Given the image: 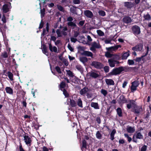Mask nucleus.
I'll return each instance as SVG.
<instances>
[{"instance_id": "f257e3e1", "label": "nucleus", "mask_w": 151, "mask_h": 151, "mask_svg": "<svg viewBox=\"0 0 151 151\" xmlns=\"http://www.w3.org/2000/svg\"><path fill=\"white\" fill-rule=\"evenodd\" d=\"M127 108L130 109L132 107H134L135 109L133 110V112L135 114H139L140 113V109L138 107L135 101L132 99L129 100V103L127 105Z\"/></svg>"}, {"instance_id": "f03ea898", "label": "nucleus", "mask_w": 151, "mask_h": 151, "mask_svg": "<svg viewBox=\"0 0 151 151\" xmlns=\"http://www.w3.org/2000/svg\"><path fill=\"white\" fill-rule=\"evenodd\" d=\"M77 49L78 50V52L80 53L81 55L93 57V54L92 52L85 50V49L83 47L79 46L77 47Z\"/></svg>"}, {"instance_id": "7ed1b4c3", "label": "nucleus", "mask_w": 151, "mask_h": 151, "mask_svg": "<svg viewBox=\"0 0 151 151\" xmlns=\"http://www.w3.org/2000/svg\"><path fill=\"white\" fill-rule=\"evenodd\" d=\"M122 72L121 66L113 69L111 72L108 74V76H116L120 74Z\"/></svg>"}, {"instance_id": "20e7f679", "label": "nucleus", "mask_w": 151, "mask_h": 151, "mask_svg": "<svg viewBox=\"0 0 151 151\" xmlns=\"http://www.w3.org/2000/svg\"><path fill=\"white\" fill-rule=\"evenodd\" d=\"M91 65L96 68L99 69L103 68L104 66V65L102 63L96 61H92Z\"/></svg>"}, {"instance_id": "39448f33", "label": "nucleus", "mask_w": 151, "mask_h": 151, "mask_svg": "<svg viewBox=\"0 0 151 151\" xmlns=\"http://www.w3.org/2000/svg\"><path fill=\"white\" fill-rule=\"evenodd\" d=\"M11 7V3L8 2L7 3L3 5L2 8L3 13H6L10 11Z\"/></svg>"}, {"instance_id": "423d86ee", "label": "nucleus", "mask_w": 151, "mask_h": 151, "mask_svg": "<svg viewBox=\"0 0 151 151\" xmlns=\"http://www.w3.org/2000/svg\"><path fill=\"white\" fill-rule=\"evenodd\" d=\"M132 33L135 36L138 35L140 34V28L138 26L135 25L133 26L132 28Z\"/></svg>"}, {"instance_id": "0eeeda50", "label": "nucleus", "mask_w": 151, "mask_h": 151, "mask_svg": "<svg viewBox=\"0 0 151 151\" xmlns=\"http://www.w3.org/2000/svg\"><path fill=\"white\" fill-rule=\"evenodd\" d=\"M122 72L124 71L125 72H130L136 69V67H131L128 66H121Z\"/></svg>"}, {"instance_id": "6e6552de", "label": "nucleus", "mask_w": 151, "mask_h": 151, "mask_svg": "<svg viewBox=\"0 0 151 151\" xmlns=\"http://www.w3.org/2000/svg\"><path fill=\"white\" fill-rule=\"evenodd\" d=\"M139 83L138 81H135L132 83V85L131 87V91L133 92L137 90V87L138 86Z\"/></svg>"}, {"instance_id": "1a4fd4ad", "label": "nucleus", "mask_w": 151, "mask_h": 151, "mask_svg": "<svg viewBox=\"0 0 151 151\" xmlns=\"http://www.w3.org/2000/svg\"><path fill=\"white\" fill-rule=\"evenodd\" d=\"M24 140L26 144L29 146H31L32 140L31 137H29L28 135H25L23 137Z\"/></svg>"}, {"instance_id": "9d476101", "label": "nucleus", "mask_w": 151, "mask_h": 151, "mask_svg": "<svg viewBox=\"0 0 151 151\" xmlns=\"http://www.w3.org/2000/svg\"><path fill=\"white\" fill-rule=\"evenodd\" d=\"M143 45L142 43H139L135 46L132 48V50H133L140 51H141L143 48Z\"/></svg>"}, {"instance_id": "9b49d317", "label": "nucleus", "mask_w": 151, "mask_h": 151, "mask_svg": "<svg viewBox=\"0 0 151 151\" xmlns=\"http://www.w3.org/2000/svg\"><path fill=\"white\" fill-rule=\"evenodd\" d=\"M101 46L99 45H98L95 41L92 42L91 45V47L90 48V50L92 51H94L96 48H100Z\"/></svg>"}, {"instance_id": "f8f14e48", "label": "nucleus", "mask_w": 151, "mask_h": 151, "mask_svg": "<svg viewBox=\"0 0 151 151\" xmlns=\"http://www.w3.org/2000/svg\"><path fill=\"white\" fill-rule=\"evenodd\" d=\"M84 13L85 15L88 18H91L93 17V13L89 10H86L84 11Z\"/></svg>"}, {"instance_id": "ddd939ff", "label": "nucleus", "mask_w": 151, "mask_h": 151, "mask_svg": "<svg viewBox=\"0 0 151 151\" xmlns=\"http://www.w3.org/2000/svg\"><path fill=\"white\" fill-rule=\"evenodd\" d=\"M135 4L134 3L129 2H125L124 3V6L127 8L130 9L134 6Z\"/></svg>"}, {"instance_id": "4468645a", "label": "nucleus", "mask_w": 151, "mask_h": 151, "mask_svg": "<svg viewBox=\"0 0 151 151\" xmlns=\"http://www.w3.org/2000/svg\"><path fill=\"white\" fill-rule=\"evenodd\" d=\"M88 74H90V76L91 78L94 79L96 78H97L99 77L100 76L97 73L92 71L88 73Z\"/></svg>"}, {"instance_id": "2eb2a0df", "label": "nucleus", "mask_w": 151, "mask_h": 151, "mask_svg": "<svg viewBox=\"0 0 151 151\" xmlns=\"http://www.w3.org/2000/svg\"><path fill=\"white\" fill-rule=\"evenodd\" d=\"M129 53V50H127L126 52L122 53L121 57L122 59V60H126L130 55Z\"/></svg>"}, {"instance_id": "dca6fc26", "label": "nucleus", "mask_w": 151, "mask_h": 151, "mask_svg": "<svg viewBox=\"0 0 151 151\" xmlns=\"http://www.w3.org/2000/svg\"><path fill=\"white\" fill-rule=\"evenodd\" d=\"M108 62L110 67H114L115 66V63L117 62V63H118V62H119L116 60H114L112 59H110L108 60Z\"/></svg>"}, {"instance_id": "f3484780", "label": "nucleus", "mask_w": 151, "mask_h": 151, "mask_svg": "<svg viewBox=\"0 0 151 151\" xmlns=\"http://www.w3.org/2000/svg\"><path fill=\"white\" fill-rule=\"evenodd\" d=\"M119 99L120 103L124 104L129 102H128L127 99L125 98V96L123 95L120 96Z\"/></svg>"}, {"instance_id": "a211bd4d", "label": "nucleus", "mask_w": 151, "mask_h": 151, "mask_svg": "<svg viewBox=\"0 0 151 151\" xmlns=\"http://www.w3.org/2000/svg\"><path fill=\"white\" fill-rule=\"evenodd\" d=\"M132 20L131 18L129 16H125L123 19V22L127 24L131 23Z\"/></svg>"}, {"instance_id": "6ab92c4d", "label": "nucleus", "mask_w": 151, "mask_h": 151, "mask_svg": "<svg viewBox=\"0 0 151 151\" xmlns=\"http://www.w3.org/2000/svg\"><path fill=\"white\" fill-rule=\"evenodd\" d=\"M5 90L7 93L11 95L13 94V89L10 87H6L5 88Z\"/></svg>"}, {"instance_id": "aec40b11", "label": "nucleus", "mask_w": 151, "mask_h": 151, "mask_svg": "<svg viewBox=\"0 0 151 151\" xmlns=\"http://www.w3.org/2000/svg\"><path fill=\"white\" fill-rule=\"evenodd\" d=\"M105 82L106 84L108 85H114V81L112 79H106Z\"/></svg>"}, {"instance_id": "412c9836", "label": "nucleus", "mask_w": 151, "mask_h": 151, "mask_svg": "<svg viewBox=\"0 0 151 151\" xmlns=\"http://www.w3.org/2000/svg\"><path fill=\"white\" fill-rule=\"evenodd\" d=\"M135 137L136 139H142L143 138V135L141 134L140 132L136 131V132Z\"/></svg>"}, {"instance_id": "4be33fe9", "label": "nucleus", "mask_w": 151, "mask_h": 151, "mask_svg": "<svg viewBox=\"0 0 151 151\" xmlns=\"http://www.w3.org/2000/svg\"><path fill=\"white\" fill-rule=\"evenodd\" d=\"M127 130L128 133H132L135 132V129L134 127H132L131 126H128L127 128Z\"/></svg>"}, {"instance_id": "5701e85b", "label": "nucleus", "mask_w": 151, "mask_h": 151, "mask_svg": "<svg viewBox=\"0 0 151 151\" xmlns=\"http://www.w3.org/2000/svg\"><path fill=\"white\" fill-rule=\"evenodd\" d=\"M145 56L144 55H142L141 57H136L135 59H134V61L136 62L139 63L141 60L143 61L145 60V59L144 58Z\"/></svg>"}, {"instance_id": "b1692460", "label": "nucleus", "mask_w": 151, "mask_h": 151, "mask_svg": "<svg viewBox=\"0 0 151 151\" xmlns=\"http://www.w3.org/2000/svg\"><path fill=\"white\" fill-rule=\"evenodd\" d=\"M15 89L18 90L17 93H19L20 92H22L23 90H21L22 89V86L19 84L16 85L15 87Z\"/></svg>"}, {"instance_id": "393cba45", "label": "nucleus", "mask_w": 151, "mask_h": 151, "mask_svg": "<svg viewBox=\"0 0 151 151\" xmlns=\"http://www.w3.org/2000/svg\"><path fill=\"white\" fill-rule=\"evenodd\" d=\"M88 90V88L84 87L80 90V93L81 95H83V94L86 93Z\"/></svg>"}, {"instance_id": "a878e982", "label": "nucleus", "mask_w": 151, "mask_h": 151, "mask_svg": "<svg viewBox=\"0 0 151 151\" xmlns=\"http://www.w3.org/2000/svg\"><path fill=\"white\" fill-rule=\"evenodd\" d=\"M91 106L95 109H99V108L98 104L97 103L92 102L91 103Z\"/></svg>"}, {"instance_id": "bb28decb", "label": "nucleus", "mask_w": 151, "mask_h": 151, "mask_svg": "<svg viewBox=\"0 0 151 151\" xmlns=\"http://www.w3.org/2000/svg\"><path fill=\"white\" fill-rule=\"evenodd\" d=\"M79 60L83 64L85 63L88 61L87 58L85 57H80L79 58Z\"/></svg>"}, {"instance_id": "cd10ccee", "label": "nucleus", "mask_w": 151, "mask_h": 151, "mask_svg": "<svg viewBox=\"0 0 151 151\" xmlns=\"http://www.w3.org/2000/svg\"><path fill=\"white\" fill-rule=\"evenodd\" d=\"M8 54L6 51H4L2 52L1 55V58H6L8 57Z\"/></svg>"}, {"instance_id": "c85d7f7f", "label": "nucleus", "mask_w": 151, "mask_h": 151, "mask_svg": "<svg viewBox=\"0 0 151 151\" xmlns=\"http://www.w3.org/2000/svg\"><path fill=\"white\" fill-rule=\"evenodd\" d=\"M117 114L119 117L122 116V111L120 107L118 108L116 110Z\"/></svg>"}, {"instance_id": "c756f323", "label": "nucleus", "mask_w": 151, "mask_h": 151, "mask_svg": "<svg viewBox=\"0 0 151 151\" xmlns=\"http://www.w3.org/2000/svg\"><path fill=\"white\" fill-rule=\"evenodd\" d=\"M76 68L81 73L83 72V69L82 66L80 65H78L76 66Z\"/></svg>"}, {"instance_id": "7c9ffc66", "label": "nucleus", "mask_w": 151, "mask_h": 151, "mask_svg": "<svg viewBox=\"0 0 151 151\" xmlns=\"http://www.w3.org/2000/svg\"><path fill=\"white\" fill-rule=\"evenodd\" d=\"M6 74L7 75L6 76H7L11 81L13 80V75L12 73L10 71H8L6 73Z\"/></svg>"}, {"instance_id": "2f4dec72", "label": "nucleus", "mask_w": 151, "mask_h": 151, "mask_svg": "<svg viewBox=\"0 0 151 151\" xmlns=\"http://www.w3.org/2000/svg\"><path fill=\"white\" fill-rule=\"evenodd\" d=\"M60 89L61 91H63V88H64L66 87V84L63 81H62L60 83L59 85Z\"/></svg>"}, {"instance_id": "473e14b6", "label": "nucleus", "mask_w": 151, "mask_h": 151, "mask_svg": "<svg viewBox=\"0 0 151 151\" xmlns=\"http://www.w3.org/2000/svg\"><path fill=\"white\" fill-rule=\"evenodd\" d=\"M70 104L72 107H74L76 106V103L73 99H70Z\"/></svg>"}, {"instance_id": "72a5a7b5", "label": "nucleus", "mask_w": 151, "mask_h": 151, "mask_svg": "<svg viewBox=\"0 0 151 151\" xmlns=\"http://www.w3.org/2000/svg\"><path fill=\"white\" fill-rule=\"evenodd\" d=\"M76 8L77 7L75 6H73V8L71 7L70 9V11L72 13L77 15V13L76 9Z\"/></svg>"}, {"instance_id": "f704fd0d", "label": "nucleus", "mask_w": 151, "mask_h": 151, "mask_svg": "<svg viewBox=\"0 0 151 151\" xmlns=\"http://www.w3.org/2000/svg\"><path fill=\"white\" fill-rule=\"evenodd\" d=\"M134 60L129 59L127 61V64L129 65H136L137 64L136 63L135 64L134 62Z\"/></svg>"}, {"instance_id": "c9c22d12", "label": "nucleus", "mask_w": 151, "mask_h": 151, "mask_svg": "<svg viewBox=\"0 0 151 151\" xmlns=\"http://www.w3.org/2000/svg\"><path fill=\"white\" fill-rule=\"evenodd\" d=\"M144 18L146 20L149 21L151 19V17L148 13H147L146 15H144L143 16Z\"/></svg>"}, {"instance_id": "e433bc0d", "label": "nucleus", "mask_w": 151, "mask_h": 151, "mask_svg": "<svg viewBox=\"0 0 151 151\" xmlns=\"http://www.w3.org/2000/svg\"><path fill=\"white\" fill-rule=\"evenodd\" d=\"M67 25L68 26H70L71 27H77L76 24L73 22H68L67 23Z\"/></svg>"}, {"instance_id": "4c0bfd02", "label": "nucleus", "mask_w": 151, "mask_h": 151, "mask_svg": "<svg viewBox=\"0 0 151 151\" xmlns=\"http://www.w3.org/2000/svg\"><path fill=\"white\" fill-rule=\"evenodd\" d=\"M113 55V54H111L108 51L106 52L105 53V56L107 58H111Z\"/></svg>"}, {"instance_id": "58836bf2", "label": "nucleus", "mask_w": 151, "mask_h": 151, "mask_svg": "<svg viewBox=\"0 0 151 151\" xmlns=\"http://www.w3.org/2000/svg\"><path fill=\"white\" fill-rule=\"evenodd\" d=\"M96 137L99 139H101L102 138V135L99 131H97L96 134Z\"/></svg>"}, {"instance_id": "ea45409f", "label": "nucleus", "mask_w": 151, "mask_h": 151, "mask_svg": "<svg viewBox=\"0 0 151 151\" xmlns=\"http://www.w3.org/2000/svg\"><path fill=\"white\" fill-rule=\"evenodd\" d=\"M77 105L80 107H83V105H82V102L80 99L79 98L78 99V101L77 102Z\"/></svg>"}, {"instance_id": "a19ab883", "label": "nucleus", "mask_w": 151, "mask_h": 151, "mask_svg": "<svg viewBox=\"0 0 151 151\" xmlns=\"http://www.w3.org/2000/svg\"><path fill=\"white\" fill-rule=\"evenodd\" d=\"M124 135L125 137L127 138V141L129 142H130L132 140V138L129 136L128 134H124Z\"/></svg>"}, {"instance_id": "79ce46f5", "label": "nucleus", "mask_w": 151, "mask_h": 151, "mask_svg": "<svg viewBox=\"0 0 151 151\" xmlns=\"http://www.w3.org/2000/svg\"><path fill=\"white\" fill-rule=\"evenodd\" d=\"M1 21L3 22V24L5 23L6 22V17L5 13H3L2 15Z\"/></svg>"}, {"instance_id": "37998d69", "label": "nucleus", "mask_w": 151, "mask_h": 151, "mask_svg": "<svg viewBox=\"0 0 151 151\" xmlns=\"http://www.w3.org/2000/svg\"><path fill=\"white\" fill-rule=\"evenodd\" d=\"M82 146L81 149L82 150V148H86L87 147V142L85 140L83 139L82 141Z\"/></svg>"}, {"instance_id": "c03bdc74", "label": "nucleus", "mask_w": 151, "mask_h": 151, "mask_svg": "<svg viewBox=\"0 0 151 151\" xmlns=\"http://www.w3.org/2000/svg\"><path fill=\"white\" fill-rule=\"evenodd\" d=\"M56 33L57 35V38H58L59 37H61L62 36V35L61 34V31L60 29H58L56 30Z\"/></svg>"}, {"instance_id": "a18cd8bd", "label": "nucleus", "mask_w": 151, "mask_h": 151, "mask_svg": "<svg viewBox=\"0 0 151 151\" xmlns=\"http://www.w3.org/2000/svg\"><path fill=\"white\" fill-rule=\"evenodd\" d=\"M62 91H63V94L64 95L65 97H69V94L68 93L67 91L65 89H63V90Z\"/></svg>"}, {"instance_id": "49530a36", "label": "nucleus", "mask_w": 151, "mask_h": 151, "mask_svg": "<svg viewBox=\"0 0 151 151\" xmlns=\"http://www.w3.org/2000/svg\"><path fill=\"white\" fill-rule=\"evenodd\" d=\"M97 32L98 35L100 36H102L104 35V32L100 30H97Z\"/></svg>"}, {"instance_id": "de8ad7c7", "label": "nucleus", "mask_w": 151, "mask_h": 151, "mask_svg": "<svg viewBox=\"0 0 151 151\" xmlns=\"http://www.w3.org/2000/svg\"><path fill=\"white\" fill-rule=\"evenodd\" d=\"M101 92L103 95L106 96L107 94V91L105 89H102L101 91Z\"/></svg>"}, {"instance_id": "09e8293b", "label": "nucleus", "mask_w": 151, "mask_h": 151, "mask_svg": "<svg viewBox=\"0 0 151 151\" xmlns=\"http://www.w3.org/2000/svg\"><path fill=\"white\" fill-rule=\"evenodd\" d=\"M103 68L105 73H107L109 72V66H106L104 67V66Z\"/></svg>"}, {"instance_id": "8fccbe9b", "label": "nucleus", "mask_w": 151, "mask_h": 151, "mask_svg": "<svg viewBox=\"0 0 151 151\" xmlns=\"http://www.w3.org/2000/svg\"><path fill=\"white\" fill-rule=\"evenodd\" d=\"M43 52L46 55V53H47V47L46 45H44L43 47V49L42 50Z\"/></svg>"}, {"instance_id": "3c124183", "label": "nucleus", "mask_w": 151, "mask_h": 151, "mask_svg": "<svg viewBox=\"0 0 151 151\" xmlns=\"http://www.w3.org/2000/svg\"><path fill=\"white\" fill-rule=\"evenodd\" d=\"M58 9L60 11L64 12L65 10L63 7L60 5H58L57 6Z\"/></svg>"}, {"instance_id": "603ef678", "label": "nucleus", "mask_w": 151, "mask_h": 151, "mask_svg": "<svg viewBox=\"0 0 151 151\" xmlns=\"http://www.w3.org/2000/svg\"><path fill=\"white\" fill-rule=\"evenodd\" d=\"M99 15L101 16H104L106 15V13L103 10H100L99 12Z\"/></svg>"}, {"instance_id": "864d4df0", "label": "nucleus", "mask_w": 151, "mask_h": 151, "mask_svg": "<svg viewBox=\"0 0 151 151\" xmlns=\"http://www.w3.org/2000/svg\"><path fill=\"white\" fill-rule=\"evenodd\" d=\"M45 9L43 8L42 9L40 10V13L41 17H43L45 14Z\"/></svg>"}, {"instance_id": "5fc2aeb1", "label": "nucleus", "mask_w": 151, "mask_h": 151, "mask_svg": "<svg viewBox=\"0 0 151 151\" xmlns=\"http://www.w3.org/2000/svg\"><path fill=\"white\" fill-rule=\"evenodd\" d=\"M55 69L57 72L59 74H61L62 73L61 69L58 66H56L55 67Z\"/></svg>"}, {"instance_id": "6e6d98bb", "label": "nucleus", "mask_w": 151, "mask_h": 151, "mask_svg": "<svg viewBox=\"0 0 151 151\" xmlns=\"http://www.w3.org/2000/svg\"><path fill=\"white\" fill-rule=\"evenodd\" d=\"M62 61L63 62L65 66H67L68 65V62L67 59H65L63 58V60Z\"/></svg>"}, {"instance_id": "4d7b16f0", "label": "nucleus", "mask_w": 151, "mask_h": 151, "mask_svg": "<svg viewBox=\"0 0 151 151\" xmlns=\"http://www.w3.org/2000/svg\"><path fill=\"white\" fill-rule=\"evenodd\" d=\"M57 37H56L55 36H51V38L50 39V41L51 42L52 41L55 42L57 39Z\"/></svg>"}, {"instance_id": "13d9d810", "label": "nucleus", "mask_w": 151, "mask_h": 151, "mask_svg": "<svg viewBox=\"0 0 151 151\" xmlns=\"http://www.w3.org/2000/svg\"><path fill=\"white\" fill-rule=\"evenodd\" d=\"M67 74L70 77H73L74 76L73 73L70 70H68L67 71Z\"/></svg>"}, {"instance_id": "bf43d9fd", "label": "nucleus", "mask_w": 151, "mask_h": 151, "mask_svg": "<svg viewBox=\"0 0 151 151\" xmlns=\"http://www.w3.org/2000/svg\"><path fill=\"white\" fill-rule=\"evenodd\" d=\"M121 45H117L115 46H113V50L116 51L117 50L119 47H121Z\"/></svg>"}, {"instance_id": "052dcab7", "label": "nucleus", "mask_w": 151, "mask_h": 151, "mask_svg": "<svg viewBox=\"0 0 151 151\" xmlns=\"http://www.w3.org/2000/svg\"><path fill=\"white\" fill-rule=\"evenodd\" d=\"M147 146L146 145H144L141 148V151H146L147 150Z\"/></svg>"}, {"instance_id": "680f3d73", "label": "nucleus", "mask_w": 151, "mask_h": 151, "mask_svg": "<svg viewBox=\"0 0 151 151\" xmlns=\"http://www.w3.org/2000/svg\"><path fill=\"white\" fill-rule=\"evenodd\" d=\"M151 7V6L148 3H146L145 5V9H150Z\"/></svg>"}, {"instance_id": "e2e57ef3", "label": "nucleus", "mask_w": 151, "mask_h": 151, "mask_svg": "<svg viewBox=\"0 0 151 151\" xmlns=\"http://www.w3.org/2000/svg\"><path fill=\"white\" fill-rule=\"evenodd\" d=\"M96 121L99 124L101 123V120L99 116H98L97 117L96 119Z\"/></svg>"}, {"instance_id": "0e129e2a", "label": "nucleus", "mask_w": 151, "mask_h": 151, "mask_svg": "<svg viewBox=\"0 0 151 151\" xmlns=\"http://www.w3.org/2000/svg\"><path fill=\"white\" fill-rule=\"evenodd\" d=\"M85 22V21L84 20L81 21L78 23V25L82 26L84 25Z\"/></svg>"}, {"instance_id": "69168bd1", "label": "nucleus", "mask_w": 151, "mask_h": 151, "mask_svg": "<svg viewBox=\"0 0 151 151\" xmlns=\"http://www.w3.org/2000/svg\"><path fill=\"white\" fill-rule=\"evenodd\" d=\"M135 134H134L132 138V141L136 143H137V140L135 138Z\"/></svg>"}, {"instance_id": "338daca9", "label": "nucleus", "mask_w": 151, "mask_h": 151, "mask_svg": "<svg viewBox=\"0 0 151 151\" xmlns=\"http://www.w3.org/2000/svg\"><path fill=\"white\" fill-rule=\"evenodd\" d=\"M44 24V23L42 21V20L40 22V26L39 27V28L40 29H42L43 27Z\"/></svg>"}, {"instance_id": "774afa93", "label": "nucleus", "mask_w": 151, "mask_h": 151, "mask_svg": "<svg viewBox=\"0 0 151 151\" xmlns=\"http://www.w3.org/2000/svg\"><path fill=\"white\" fill-rule=\"evenodd\" d=\"M73 2L74 4H79L80 3V0H73Z\"/></svg>"}]
</instances>
